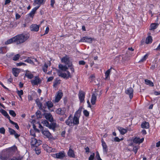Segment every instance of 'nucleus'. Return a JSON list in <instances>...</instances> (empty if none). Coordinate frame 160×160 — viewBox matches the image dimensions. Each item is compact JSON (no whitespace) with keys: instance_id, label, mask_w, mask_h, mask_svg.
<instances>
[{"instance_id":"c03bdc74","label":"nucleus","mask_w":160,"mask_h":160,"mask_svg":"<svg viewBox=\"0 0 160 160\" xmlns=\"http://www.w3.org/2000/svg\"><path fill=\"white\" fill-rule=\"evenodd\" d=\"M1 112L5 117L8 114L7 112L3 109H2L1 110Z\"/></svg>"},{"instance_id":"b1692460","label":"nucleus","mask_w":160,"mask_h":160,"mask_svg":"<svg viewBox=\"0 0 160 160\" xmlns=\"http://www.w3.org/2000/svg\"><path fill=\"white\" fill-rule=\"evenodd\" d=\"M44 3V0H35L34 1V5H38V6H40L41 4Z\"/></svg>"},{"instance_id":"ddd939ff","label":"nucleus","mask_w":160,"mask_h":160,"mask_svg":"<svg viewBox=\"0 0 160 160\" xmlns=\"http://www.w3.org/2000/svg\"><path fill=\"white\" fill-rule=\"evenodd\" d=\"M67 73L68 74H67L65 73L61 72L59 70L58 71V75L59 76L63 78H69L70 76V73L68 71L67 72Z\"/></svg>"},{"instance_id":"774afa93","label":"nucleus","mask_w":160,"mask_h":160,"mask_svg":"<svg viewBox=\"0 0 160 160\" xmlns=\"http://www.w3.org/2000/svg\"><path fill=\"white\" fill-rule=\"evenodd\" d=\"M14 135V136L16 138H17L19 137L20 136V135L18 134L16 132L13 134Z\"/></svg>"},{"instance_id":"58836bf2","label":"nucleus","mask_w":160,"mask_h":160,"mask_svg":"<svg viewBox=\"0 0 160 160\" xmlns=\"http://www.w3.org/2000/svg\"><path fill=\"white\" fill-rule=\"evenodd\" d=\"M41 123L42 124H43L44 126H45L47 127L48 126V124L49 123L46 120H44L42 121Z\"/></svg>"},{"instance_id":"6e6d98bb","label":"nucleus","mask_w":160,"mask_h":160,"mask_svg":"<svg viewBox=\"0 0 160 160\" xmlns=\"http://www.w3.org/2000/svg\"><path fill=\"white\" fill-rule=\"evenodd\" d=\"M55 2V0H51V6L53 8L54 7V4Z\"/></svg>"},{"instance_id":"8fccbe9b","label":"nucleus","mask_w":160,"mask_h":160,"mask_svg":"<svg viewBox=\"0 0 160 160\" xmlns=\"http://www.w3.org/2000/svg\"><path fill=\"white\" fill-rule=\"evenodd\" d=\"M94 155L95 154L94 153H93L92 154L90 155L88 158L89 160H93L94 158Z\"/></svg>"},{"instance_id":"9b49d317","label":"nucleus","mask_w":160,"mask_h":160,"mask_svg":"<svg viewBox=\"0 0 160 160\" xmlns=\"http://www.w3.org/2000/svg\"><path fill=\"white\" fill-rule=\"evenodd\" d=\"M43 115L44 116L45 118L50 122H52L53 121V118L52 115L50 113H45L43 114Z\"/></svg>"},{"instance_id":"69168bd1","label":"nucleus","mask_w":160,"mask_h":160,"mask_svg":"<svg viewBox=\"0 0 160 160\" xmlns=\"http://www.w3.org/2000/svg\"><path fill=\"white\" fill-rule=\"evenodd\" d=\"M58 84V81H56L54 82L53 86L54 87H56L57 85Z\"/></svg>"},{"instance_id":"423d86ee","label":"nucleus","mask_w":160,"mask_h":160,"mask_svg":"<svg viewBox=\"0 0 160 160\" xmlns=\"http://www.w3.org/2000/svg\"><path fill=\"white\" fill-rule=\"evenodd\" d=\"M52 156L57 158L62 159L65 156V154L64 152H60L53 154Z\"/></svg>"},{"instance_id":"0eeeda50","label":"nucleus","mask_w":160,"mask_h":160,"mask_svg":"<svg viewBox=\"0 0 160 160\" xmlns=\"http://www.w3.org/2000/svg\"><path fill=\"white\" fill-rule=\"evenodd\" d=\"M125 93L129 96L130 99H132L133 97V89L132 88H129L126 89Z\"/></svg>"},{"instance_id":"ea45409f","label":"nucleus","mask_w":160,"mask_h":160,"mask_svg":"<svg viewBox=\"0 0 160 160\" xmlns=\"http://www.w3.org/2000/svg\"><path fill=\"white\" fill-rule=\"evenodd\" d=\"M8 131L11 135H13L16 132L14 130L10 128H8Z\"/></svg>"},{"instance_id":"393cba45","label":"nucleus","mask_w":160,"mask_h":160,"mask_svg":"<svg viewBox=\"0 0 160 160\" xmlns=\"http://www.w3.org/2000/svg\"><path fill=\"white\" fill-rule=\"evenodd\" d=\"M118 129L122 134H124L127 132V129L124 128L122 127H118Z\"/></svg>"},{"instance_id":"f3484780","label":"nucleus","mask_w":160,"mask_h":160,"mask_svg":"<svg viewBox=\"0 0 160 160\" xmlns=\"http://www.w3.org/2000/svg\"><path fill=\"white\" fill-rule=\"evenodd\" d=\"M143 140V138L140 139L139 138L135 137L133 139V142L136 143L140 144L142 143Z\"/></svg>"},{"instance_id":"6ab92c4d","label":"nucleus","mask_w":160,"mask_h":160,"mask_svg":"<svg viewBox=\"0 0 160 160\" xmlns=\"http://www.w3.org/2000/svg\"><path fill=\"white\" fill-rule=\"evenodd\" d=\"M69 67L68 66L66 65H63L62 64H60L58 65V68L60 69L62 71H66Z\"/></svg>"},{"instance_id":"c85d7f7f","label":"nucleus","mask_w":160,"mask_h":160,"mask_svg":"<svg viewBox=\"0 0 160 160\" xmlns=\"http://www.w3.org/2000/svg\"><path fill=\"white\" fill-rule=\"evenodd\" d=\"M141 127L142 128H148L149 127V124L148 122H143L141 124Z\"/></svg>"},{"instance_id":"09e8293b","label":"nucleus","mask_w":160,"mask_h":160,"mask_svg":"<svg viewBox=\"0 0 160 160\" xmlns=\"http://www.w3.org/2000/svg\"><path fill=\"white\" fill-rule=\"evenodd\" d=\"M5 129L4 128H0V133L2 134H4L5 133Z\"/></svg>"},{"instance_id":"a878e982","label":"nucleus","mask_w":160,"mask_h":160,"mask_svg":"<svg viewBox=\"0 0 160 160\" xmlns=\"http://www.w3.org/2000/svg\"><path fill=\"white\" fill-rule=\"evenodd\" d=\"M97 97L94 94H92L91 100V103L92 105H94L96 103Z\"/></svg>"},{"instance_id":"bf43d9fd","label":"nucleus","mask_w":160,"mask_h":160,"mask_svg":"<svg viewBox=\"0 0 160 160\" xmlns=\"http://www.w3.org/2000/svg\"><path fill=\"white\" fill-rule=\"evenodd\" d=\"M22 158H16L13 157L10 160H21L22 159Z\"/></svg>"},{"instance_id":"4c0bfd02","label":"nucleus","mask_w":160,"mask_h":160,"mask_svg":"<svg viewBox=\"0 0 160 160\" xmlns=\"http://www.w3.org/2000/svg\"><path fill=\"white\" fill-rule=\"evenodd\" d=\"M20 57V55L19 54H17L13 57L12 60L14 61H16L18 60Z\"/></svg>"},{"instance_id":"338daca9","label":"nucleus","mask_w":160,"mask_h":160,"mask_svg":"<svg viewBox=\"0 0 160 160\" xmlns=\"http://www.w3.org/2000/svg\"><path fill=\"white\" fill-rule=\"evenodd\" d=\"M20 16L18 13H16V19H18L20 18Z\"/></svg>"},{"instance_id":"4468645a","label":"nucleus","mask_w":160,"mask_h":160,"mask_svg":"<svg viewBox=\"0 0 160 160\" xmlns=\"http://www.w3.org/2000/svg\"><path fill=\"white\" fill-rule=\"evenodd\" d=\"M63 95V93L61 92H58V93L55 97L54 100L55 102H58L61 98Z\"/></svg>"},{"instance_id":"72a5a7b5","label":"nucleus","mask_w":160,"mask_h":160,"mask_svg":"<svg viewBox=\"0 0 160 160\" xmlns=\"http://www.w3.org/2000/svg\"><path fill=\"white\" fill-rule=\"evenodd\" d=\"M24 61L25 62H27L32 65H34V64L33 61L30 59V58L28 57L27 59L25 60Z\"/></svg>"},{"instance_id":"a211bd4d","label":"nucleus","mask_w":160,"mask_h":160,"mask_svg":"<svg viewBox=\"0 0 160 160\" xmlns=\"http://www.w3.org/2000/svg\"><path fill=\"white\" fill-rule=\"evenodd\" d=\"M102 145L103 147V152L104 154H106L108 150V147L105 142L102 140Z\"/></svg>"},{"instance_id":"de8ad7c7","label":"nucleus","mask_w":160,"mask_h":160,"mask_svg":"<svg viewBox=\"0 0 160 160\" xmlns=\"http://www.w3.org/2000/svg\"><path fill=\"white\" fill-rule=\"evenodd\" d=\"M16 65L17 66H19L22 65L26 66V64L25 63L22 62L17 63Z\"/></svg>"},{"instance_id":"7c9ffc66","label":"nucleus","mask_w":160,"mask_h":160,"mask_svg":"<svg viewBox=\"0 0 160 160\" xmlns=\"http://www.w3.org/2000/svg\"><path fill=\"white\" fill-rule=\"evenodd\" d=\"M152 37L151 36H149L146 38L145 42L147 44H149L151 43L152 42Z\"/></svg>"},{"instance_id":"2f4dec72","label":"nucleus","mask_w":160,"mask_h":160,"mask_svg":"<svg viewBox=\"0 0 160 160\" xmlns=\"http://www.w3.org/2000/svg\"><path fill=\"white\" fill-rule=\"evenodd\" d=\"M112 69V68H111L110 69H108L105 73V80H107L108 78L109 77L110 73L111 72V70Z\"/></svg>"},{"instance_id":"473e14b6","label":"nucleus","mask_w":160,"mask_h":160,"mask_svg":"<svg viewBox=\"0 0 160 160\" xmlns=\"http://www.w3.org/2000/svg\"><path fill=\"white\" fill-rule=\"evenodd\" d=\"M145 82L146 84L150 86H153L154 85L153 83L150 80L148 79H145Z\"/></svg>"},{"instance_id":"aec40b11","label":"nucleus","mask_w":160,"mask_h":160,"mask_svg":"<svg viewBox=\"0 0 160 160\" xmlns=\"http://www.w3.org/2000/svg\"><path fill=\"white\" fill-rule=\"evenodd\" d=\"M6 117H7V118L8 119L9 122L12 124L14 125L15 126V127L17 129H19V127L18 126V124L15 122H14L13 121H12L10 119V118L8 114L7 115Z\"/></svg>"},{"instance_id":"864d4df0","label":"nucleus","mask_w":160,"mask_h":160,"mask_svg":"<svg viewBox=\"0 0 160 160\" xmlns=\"http://www.w3.org/2000/svg\"><path fill=\"white\" fill-rule=\"evenodd\" d=\"M138 147H137L136 146L134 147L133 148V151L134 152L135 154L136 153L137 150L138 149Z\"/></svg>"},{"instance_id":"0e129e2a","label":"nucleus","mask_w":160,"mask_h":160,"mask_svg":"<svg viewBox=\"0 0 160 160\" xmlns=\"http://www.w3.org/2000/svg\"><path fill=\"white\" fill-rule=\"evenodd\" d=\"M79 63L80 65H84L85 64V62L83 61H81L79 62Z\"/></svg>"},{"instance_id":"7ed1b4c3","label":"nucleus","mask_w":160,"mask_h":160,"mask_svg":"<svg viewBox=\"0 0 160 160\" xmlns=\"http://www.w3.org/2000/svg\"><path fill=\"white\" fill-rule=\"evenodd\" d=\"M82 109V108L80 107L75 113L72 122L74 125H77L79 123V118L81 115Z\"/></svg>"},{"instance_id":"39448f33","label":"nucleus","mask_w":160,"mask_h":160,"mask_svg":"<svg viewBox=\"0 0 160 160\" xmlns=\"http://www.w3.org/2000/svg\"><path fill=\"white\" fill-rule=\"evenodd\" d=\"M31 83L33 86L37 85L41 82V80L38 76H36L33 80H32Z\"/></svg>"},{"instance_id":"9d476101","label":"nucleus","mask_w":160,"mask_h":160,"mask_svg":"<svg viewBox=\"0 0 160 160\" xmlns=\"http://www.w3.org/2000/svg\"><path fill=\"white\" fill-rule=\"evenodd\" d=\"M85 97V93L82 91H79L78 94V97L80 103L84 102Z\"/></svg>"},{"instance_id":"f8f14e48","label":"nucleus","mask_w":160,"mask_h":160,"mask_svg":"<svg viewBox=\"0 0 160 160\" xmlns=\"http://www.w3.org/2000/svg\"><path fill=\"white\" fill-rule=\"evenodd\" d=\"M42 134L47 138H52V135L48 130H44L43 129H42Z\"/></svg>"},{"instance_id":"49530a36","label":"nucleus","mask_w":160,"mask_h":160,"mask_svg":"<svg viewBox=\"0 0 160 160\" xmlns=\"http://www.w3.org/2000/svg\"><path fill=\"white\" fill-rule=\"evenodd\" d=\"M30 133L31 135L33 136L34 137H36L35 133L34 130H30Z\"/></svg>"},{"instance_id":"c9c22d12","label":"nucleus","mask_w":160,"mask_h":160,"mask_svg":"<svg viewBox=\"0 0 160 160\" xmlns=\"http://www.w3.org/2000/svg\"><path fill=\"white\" fill-rule=\"evenodd\" d=\"M46 105L48 108H52L53 106V104L50 101H48L46 102Z\"/></svg>"},{"instance_id":"3c124183","label":"nucleus","mask_w":160,"mask_h":160,"mask_svg":"<svg viewBox=\"0 0 160 160\" xmlns=\"http://www.w3.org/2000/svg\"><path fill=\"white\" fill-rule=\"evenodd\" d=\"M75 155L73 151L71 149V157L75 158Z\"/></svg>"},{"instance_id":"2eb2a0df","label":"nucleus","mask_w":160,"mask_h":160,"mask_svg":"<svg viewBox=\"0 0 160 160\" xmlns=\"http://www.w3.org/2000/svg\"><path fill=\"white\" fill-rule=\"evenodd\" d=\"M30 28L31 31L37 32L39 30V26L37 24H33L31 26Z\"/></svg>"},{"instance_id":"f257e3e1","label":"nucleus","mask_w":160,"mask_h":160,"mask_svg":"<svg viewBox=\"0 0 160 160\" xmlns=\"http://www.w3.org/2000/svg\"><path fill=\"white\" fill-rule=\"evenodd\" d=\"M16 39V44H20L26 41L29 37L27 33H22L15 36Z\"/></svg>"},{"instance_id":"603ef678","label":"nucleus","mask_w":160,"mask_h":160,"mask_svg":"<svg viewBox=\"0 0 160 160\" xmlns=\"http://www.w3.org/2000/svg\"><path fill=\"white\" fill-rule=\"evenodd\" d=\"M50 129H54L55 128V127L53 125V124H48V126L47 127Z\"/></svg>"},{"instance_id":"412c9836","label":"nucleus","mask_w":160,"mask_h":160,"mask_svg":"<svg viewBox=\"0 0 160 160\" xmlns=\"http://www.w3.org/2000/svg\"><path fill=\"white\" fill-rule=\"evenodd\" d=\"M39 6L36 7L34 8L29 13V16L31 17H32L37 10L39 8Z\"/></svg>"},{"instance_id":"680f3d73","label":"nucleus","mask_w":160,"mask_h":160,"mask_svg":"<svg viewBox=\"0 0 160 160\" xmlns=\"http://www.w3.org/2000/svg\"><path fill=\"white\" fill-rule=\"evenodd\" d=\"M49 28L48 27H47L46 28V30H45V32L44 33V35H45V34H47L48 32H49Z\"/></svg>"},{"instance_id":"e433bc0d","label":"nucleus","mask_w":160,"mask_h":160,"mask_svg":"<svg viewBox=\"0 0 160 160\" xmlns=\"http://www.w3.org/2000/svg\"><path fill=\"white\" fill-rule=\"evenodd\" d=\"M148 56V54H146L144 56V57L139 61V62H143L146 60Z\"/></svg>"},{"instance_id":"37998d69","label":"nucleus","mask_w":160,"mask_h":160,"mask_svg":"<svg viewBox=\"0 0 160 160\" xmlns=\"http://www.w3.org/2000/svg\"><path fill=\"white\" fill-rule=\"evenodd\" d=\"M36 148L35 149V151L36 152V153L38 155L39 154L40 152H41V150L38 147H35Z\"/></svg>"},{"instance_id":"052dcab7","label":"nucleus","mask_w":160,"mask_h":160,"mask_svg":"<svg viewBox=\"0 0 160 160\" xmlns=\"http://www.w3.org/2000/svg\"><path fill=\"white\" fill-rule=\"evenodd\" d=\"M96 157L98 160H99L100 159H101L100 157V156H99V154L98 152H97Z\"/></svg>"},{"instance_id":"bb28decb","label":"nucleus","mask_w":160,"mask_h":160,"mask_svg":"<svg viewBox=\"0 0 160 160\" xmlns=\"http://www.w3.org/2000/svg\"><path fill=\"white\" fill-rule=\"evenodd\" d=\"M56 112L58 114L63 115L65 112L64 109H62L60 108H58Z\"/></svg>"},{"instance_id":"f704fd0d","label":"nucleus","mask_w":160,"mask_h":160,"mask_svg":"<svg viewBox=\"0 0 160 160\" xmlns=\"http://www.w3.org/2000/svg\"><path fill=\"white\" fill-rule=\"evenodd\" d=\"M36 115L37 118H42V115L40 111L38 110L36 112Z\"/></svg>"},{"instance_id":"20e7f679","label":"nucleus","mask_w":160,"mask_h":160,"mask_svg":"<svg viewBox=\"0 0 160 160\" xmlns=\"http://www.w3.org/2000/svg\"><path fill=\"white\" fill-rule=\"evenodd\" d=\"M32 147H38L41 144V141L37 140L36 138H32L31 139L30 141Z\"/></svg>"},{"instance_id":"1a4fd4ad","label":"nucleus","mask_w":160,"mask_h":160,"mask_svg":"<svg viewBox=\"0 0 160 160\" xmlns=\"http://www.w3.org/2000/svg\"><path fill=\"white\" fill-rule=\"evenodd\" d=\"M93 40V39L92 38H89L88 37H85L82 38L79 42H85L89 43H91L92 42Z\"/></svg>"},{"instance_id":"a18cd8bd","label":"nucleus","mask_w":160,"mask_h":160,"mask_svg":"<svg viewBox=\"0 0 160 160\" xmlns=\"http://www.w3.org/2000/svg\"><path fill=\"white\" fill-rule=\"evenodd\" d=\"M83 113L84 115L86 117H88L89 116V112L86 110H85L83 111Z\"/></svg>"},{"instance_id":"dca6fc26","label":"nucleus","mask_w":160,"mask_h":160,"mask_svg":"<svg viewBox=\"0 0 160 160\" xmlns=\"http://www.w3.org/2000/svg\"><path fill=\"white\" fill-rule=\"evenodd\" d=\"M13 42L15 43L16 44V39L15 36L7 40L5 42V44L8 45L11 44Z\"/></svg>"},{"instance_id":"c756f323","label":"nucleus","mask_w":160,"mask_h":160,"mask_svg":"<svg viewBox=\"0 0 160 160\" xmlns=\"http://www.w3.org/2000/svg\"><path fill=\"white\" fill-rule=\"evenodd\" d=\"M158 24L157 23H153L151 24L150 30H154L156 29L158 27Z\"/></svg>"},{"instance_id":"4be33fe9","label":"nucleus","mask_w":160,"mask_h":160,"mask_svg":"<svg viewBox=\"0 0 160 160\" xmlns=\"http://www.w3.org/2000/svg\"><path fill=\"white\" fill-rule=\"evenodd\" d=\"M20 72L19 70L17 68H13L12 70V72L13 75L16 77L18 76Z\"/></svg>"},{"instance_id":"13d9d810","label":"nucleus","mask_w":160,"mask_h":160,"mask_svg":"<svg viewBox=\"0 0 160 160\" xmlns=\"http://www.w3.org/2000/svg\"><path fill=\"white\" fill-rule=\"evenodd\" d=\"M70 118V116H69L68 117V119L65 122L66 124L68 125H69L70 124V121L69 120V119Z\"/></svg>"},{"instance_id":"5701e85b","label":"nucleus","mask_w":160,"mask_h":160,"mask_svg":"<svg viewBox=\"0 0 160 160\" xmlns=\"http://www.w3.org/2000/svg\"><path fill=\"white\" fill-rule=\"evenodd\" d=\"M36 102L40 109L43 110L44 112L45 111V110L43 109L42 108V104L40 102L39 99H37L36 100Z\"/></svg>"},{"instance_id":"4d7b16f0","label":"nucleus","mask_w":160,"mask_h":160,"mask_svg":"<svg viewBox=\"0 0 160 160\" xmlns=\"http://www.w3.org/2000/svg\"><path fill=\"white\" fill-rule=\"evenodd\" d=\"M4 48V47H0V53L3 54L4 53V52H3Z\"/></svg>"},{"instance_id":"cd10ccee","label":"nucleus","mask_w":160,"mask_h":160,"mask_svg":"<svg viewBox=\"0 0 160 160\" xmlns=\"http://www.w3.org/2000/svg\"><path fill=\"white\" fill-rule=\"evenodd\" d=\"M25 76L30 79H31L33 77V75L31 72H30L29 71L27 72L26 73Z\"/></svg>"},{"instance_id":"5fc2aeb1","label":"nucleus","mask_w":160,"mask_h":160,"mask_svg":"<svg viewBox=\"0 0 160 160\" xmlns=\"http://www.w3.org/2000/svg\"><path fill=\"white\" fill-rule=\"evenodd\" d=\"M123 140V139H120L118 138V137H116L114 138V141L115 142H120V140Z\"/></svg>"},{"instance_id":"6e6552de","label":"nucleus","mask_w":160,"mask_h":160,"mask_svg":"<svg viewBox=\"0 0 160 160\" xmlns=\"http://www.w3.org/2000/svg\"><path fill=\"white\" fill-rule=\"evenodd\" d=\"M62 62L64 63L68 67L70 66V60L68 56L64 57L61 59Z\"/></svg>"},{"instance_id":"e2e57ef3","label":"nucleus","mask_w":160,"mask_h":160,"mask_svg":"<svg viewBox=\"0 0 160 160\" xmlns=\"http://www.w3.org/2000/svg\"><path fill=\"white\" fill-rule=\"evenodd\" d=\"M53 79V77H49L47 80L48 82H50L52 81Z\"/></svg>"},{"instance_id":"a19ab883","label":"nucleus","mask_w":160,"mask_h":160,"mask_svg":"<svg viewBox=\"0 0 160 160\" xmlns=\"http://www.w3.org/2000/svg\"><path fill=\"white\" fill-rule=\"evenodd\" d=\"M9 114L13 117H15L16 116V114L15 112L12 110H10L9 111Z\"/></svg>"},{"instance_id":"79ce46f5","label":"nucleus","mask_w":160,"mask_h":160,"mask_svg":"<svg viewBox=\"0 0 160 160\" xmlns=\"http://www.w3.org/2000/svg\"><path fill=\"white\" fill-rule=\"evenodd\" d=\"M17 93L21 99H22L21 97V95L23 94V91L22 90H21L20 91H18Z\"/></svg>"},{"instance_id":"f03ea898","label":"nucleus","mask_w":160,"mask_h":160,"mask_svg":"<svg viewBox=\"0 0 160 160\" xmlns=\"http://www.w3.org/2000/svg\"><path fill=\"white\" fill-rule=\"evenodd\" d=\"M17 149V148L16 146H14L11 148H9L7 151L4 152L5 153H7L9 152L10 153L8 154V155L4 156H3L2 155H0V158L2 160H6L8 158L9 156L10 155L12 154L13 153L16 152Z\"/></svg>"}]
</instances>
